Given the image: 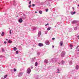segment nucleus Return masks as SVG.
Masks as SVG:
<instances>
[{"mask_svg": "<svg viewBox=\"0 0 79 79\" xmlns=\"http://www.w3.org/2000/svg\"><path fill=\"white\" fill-rule=\"evenodd\" d=\"M31 69H32V68H33V67H31Z\"/></svg>", "mask_w": 79, "mask_h": 79, "instance_id": "58836bf2", "label": "nucleus"}, {"mask_svg": "<svg viewBox=\"0 0 79 79\" xmlns=\"http://www.w3.org/2000/svg\"><path fill=\"white\" fill-rule=\"evenodd\" d=\"M16 53L17 54H18V51H16Z\"/></svg>", "mask_w": 79, "mask_h": 79, "instance_id": "aec40b11", "label": "nucleus"}, {"mask_svg": "<svg viewBox=\"0 0 79 79\" xmlns=\"http://www.w3.org/2000/svg\"><path fill=\"white\" fill-rule=\"evenodd\" d=\"M75 30H76L77 29V27H75L74 28Z\"/></svg>", "mask_w": 79, "mask_h": 79, "instance_id": "a211bd4d", "label": "nucleus"}, {"mask_svg": "<svg viewBox=\"0 0 79 79\" xmlns=\"http://www.w3.org/2000/svg\"><path fill=\"white\" fill-rule=\"evenodd\" d=\"M32 6H35V4H32Z\"/></svg>", "mask_w": 79, "mask_h": 79, "instance_id": "5701e85b", "label": "nucleus"}, {"mask_svg": "<svg viewBox=\"0 0 79 79\" xmlns=\"http://www.w3.org/2000/svg\"><path fill=\"white\" fill-rule=\"evenodd\" d=\"M17 50V48L16 47H14V50H15V51H16Z\"/></svg>", "mask_w": 79, "mask_h": 79, "instance_id": "ddd939ff", "label": "nucleus"}, {"mask_svg": "<svg viewBox=\"0 0 79 79\" xmlns=\"http://www.w3.org/2000/svg\"><path fill=\"white\" fill-rule=\"evenodd\" d=\"M57 71H60V69H57Z\"/></svg>", "mask_w": 79, "mask_h": 79, "instance_id": "e433bc0d", "label": "nucleus"}, {"mask_svg": "<svg viewBox=\"0 0 79 79\" xmlns=\"http://www.w3.org/2000/svg\"><path fill=\"white\" fill-rule=\"evenodd\" d=\"M52 40H55V38H52Z\"/></svg>", "mask_w": 79, "mask_h": 79, "instance_id": "7c9ffc66", "label": "nucleus"}, {"mask_svg": "<svg viewBox=\"0 0 79 79\" xmlns=\"http://www.w3.org/2000/svg\"><path fill=\"white\" fill-rule=\"evenodd\" d=\"M6 77H7V75H6L4 76V78H6Z\"/></svg>", "mask_w": 79, "mask_h": 79, "instance_id": "f3484780", "label": "nucleus"}, {"mask_svg": "<svg viewBox=\"0 0 79 79\" xmlns=\"http://www.w3.org/2000/svg\"><path fill=\"white\" fill-rule=\"evenodd\" d=\"M35 13H37V11H35Z\"/></svg>", "mask_w": 79, "mask_h": 79, "instance_id": "72a5a7b5", "label": "nucleus"}, {"mask_svg": "<svg viewBox=\"0 0 79 79\" xmlns=\"http://www.w3.org/2000/svg\"><path fill=\"white\" fill-rule=\"evenodd\" d=\"M38 45L39 46V47H42L44 46V44H43L39 43Z\"/></svg>", "mask_w": 79, "mask_h": 79, "instance_id": "39448f33", "label": "nucleus"}, {"mask_svg": "<svg viewBox=\"0 0 79 79\" xmlns=\"http://www.w3.org/2000/svg\"><path fill=\"white\" fill-rule=\"evenodd\" d=\"M6 40H7V41H8V39H6Z\"/></svg>", "mask_w": 79, "mask_h": 79, "instance_id": "a19ab883", "label": "nucleus"}, {"mask_svg": "<svg viewBox=\"0 0 79 79\" xmlns=\"http://www.w3.org/2000/svg\"><path fill=\"white\" fill-rule=\"evenodd\" d=\"M39 13H40V14H42V11H41V10H40V11H39Z\"/></svg>", "mask_w": 79, "mask_h": 79, "instance_id": "4468645a", "label": "nucleus"}, {"mask_svg": "<svg viewBox=\"0 0 79 79\" xmlns=\"http://www.w3.org/2000/svg\"><path fill=\"white\" fill-rule=\"evenodd\" d=\"M4 34H5V32H2V36H3L4 35Z\"/></svg>", "mask_w": 79, "mask_h": 79, "instance_id": "1a4fd4ad", "label": "nucleus"}, {"mask_svg": "<svg viewBox=\"0 0 79 79\" xmlns=\"http://www.w3.org/2000/svg\"><path fill=\"white\" fill-rule=\"evenodd\" d=\"M78 22L77 20H73L72 22V24H77Z\"/></svg>", "mask_w": 79, "mask_h": 79, "instance_id": "f257e3e1", "label": "nucleus"}, {"mask_svg": "<svg viewBox=\"0 0 79 79\" xmlns=\"http://www.w3.org/2000/svg\"><path fill=\"white\" fill-rule=\"evenodd\" d=\"M4 44H6V41H4Z\"/></svg>", "mask_w": 79, "mask_h": 79, "instance_id": "a878e982", "label": "nucleus"}, {"mask_svg": "<svg viewBox=\"0 0 79 79\" xmlns=\"http://www.w3.org/2000/svg\"><path fill=\"white\" fill-rule=\"evenodd\" d=\"M9 29H10V28H9Z\"/></svg>", "mask_w": 79, "mask_h": 79, "instance_id": "c03bdc74", "label": "nucleus"}, {"mask_svg": "<svg viewBox=\"0 0 79 79\" xmlns=\"http://www.w3.org/2000/svg\"><path fill=\"white\" fill-rule=\"evenodd\" d=\"M10 34H11V30H10Z\"/></svg>", "mask_w": 79, "mask_h": 79, "instance_id": "c85d7f7f", "label": "nucleus"}, {"mask_svg": "<svg viewBox=\"0 0 79 79\" xmlns=\"http://www.w3.org/2000/svg\"><path fill=\"white\" fill-rule=\"evenodd\" d=\"M75 13H76V12L75 11L73 12V13L72 14V15H74V14H75Z\"/></svg>", "mask_w": 79, "mask_h": 79, "instance_id": "6ab92c4d", "label": "nucleus"}, {"mask_svg": "<svg viewBox=\"0 0 79 79\" xmlns=\"http://www.w3.org/2000/svg\"><path fill=\"white\" fill-rule=\"evenodd\" d=\"M38 65V63L37 62H36L35 63V66H37Z\"/></svg>", "mask_w": 79, "mask_h": 79, "instance_id": "6e6552de", "label": "nucleus"}, {"mask_svg": "<svg viewBox=\"0 0 79 79\" xmlns=\"http://www.w3.org/2000/svg\"><path fill=\"white\" fill-rule=\"evenodd\" d=\"M52 48H54V46L53 45L52 46Z\"/></svg>", "mask_w": 79, "mask_h": 79, "instance_id": "c9c22d12", "label": "nucleus"}, {"mask_svg": "<svg viewBox=\"0 0 79 79\" xmlns=\"http://www.w3.org/2000/svg\"><path fill=\"white\" fill-rule=\"evenodd\" d=\"M31 5H30L29 6V8H30V7H31Z\"/></svg>", "mask_w": 79, "mask_h": 79, "instance_id": "cd10ccee", "label": "nucleus"}, {"mask_svg": "<svg viewBox=\"0 0 79 79\" xmlns=\"http://www.w3.org/2000/svg\"><path fill=\"white\" fill-rule=\"evenodd\" d=\"M31 70L30 69H27V73H28V74H30V73H31Z\"/></svg>", "mask_w": 79, "mask_h": 79, "instance_id": "7ed1b4c3", "label": "nucleus"}, {"mask_svg": "<svg viewBox=\"0 0 79 79\" xmlns=\"http://www.w3.org/2000/svg\"><path fill=\"white\" fill-rule=\"evenodd\" d=\"M77 38H78V39H79V36H77Z\"/></svg>", "mask_w": 79, "mask_h": 79, "instance_id": "2f4dec72", "label": "nucleus"}, {"mask_svg": "<svg viewBox=\"0 0 79 79\" xmlns=\"http://www.w3.org/2000/svg\"><path fill=\"white\" fill-rule=\"evenodd\" d=\"M70 46V47H71V48H72V47H73V46L72 45H71Z\"/></svg>", "mask_w": 79, "mask_h": 79, "instance_id": "4be33fe9", "label": "nucleus"}, {"mask_svg": "<svg viewBox=\"0 0 79 79\" xmlns=\"http://www.w3.org/2000/svg\"><path fill=\"white\" fill-rule=\"evenodd\" d=\"M48 9H46V12H47V11H48Z\"/></svg>", "mask_w": 79, "mask_h": 79, "instance_id": "412c9836", "label": "nucleus"}, {"mask_svg": "<svg viewBox=\"0 0 79 79\" xmlns=\"http://www.w3.org/2000/svg\"><path fill=\"white\" fill-rule=\"evenodd\" d=\"M31 3V1H30L29 2V4H30Z\"/></svg>", "mask_w": 79, "mask_h": 79, "instance_id": "393cba45", "label": "nucleus"}, {"mask_svg": "<svg viewBox=\"0 0 79 79\" xmlns=\"http://www.w3.org/2000/svg\"><path fill=\"white\" fill-rule=\"evenodd\" d=\"M51 29V27H49L47 28L48 31H50V30Z\"/></svg>", "mask_w": 79, "mask_h": 79, "instance_id": "f8f14e48", "label": "nucleus"}, {"mask_svg": "<svg viewBox=\"0 0 79 79\" xmlns=\"http://www.w3.org/2000/svg\"><path fill=\"white\" fill-rule=\"evenodd\" d=\"M62 63L63 64H64V61H62Z\"/></svg>", "mask_w": 79, "mask_h": 79, "instance_id": "b1692460", "label": "nucleus"}, {"mask_svg": "<svg viewBox=\"0 0 79 79\" xmlns=\"http://www.w3.org/2000/svg\"><path fill=\"white\" fill-rule=\"evenodd\" d=\"M72 8H73V10H74V7H72Z\"/></svg>", "mask_w": 79, "mask_h": 79, "instance_id": "4c0bfd02", "label": "nucleus"}, {"mask_svg": "<svg viewBox=\"0 0 79 79\" xmlns=\"http://www.w3.org/2000/svg\"><path fill=\"white\" fill-rule=\"evenodd\" d=\"M46 44L48 45L50 44V42L49 41H47L46 42Z\"/></svg>", "mask_w": 79, "mask_h": 79, "instance_id": "423d86ee", "label": "nucleus"}, {"mask_svg": "<svg viewBox=\"0 0 79 79\" xmlns=\"http://www.w3.org/2000/svg\"><path fill=\"white\" fill-rule=\"evenodd\" d=\"M14 71L15 72L16 71V69H15V68H14Z\"/></svg>", "mask_w": 79, "mask_h": 79, "instance_id": "dca6fc26", "label": "nucleus"}, {"mask_svg": "<svg viewBox=\"0 0 79 79\" xmlns=\"http://www.w3.org/2000/svg\"><path fill=\"white\" fill-rule=\"evenodd\" d=\"M60 46H62L63 44V41H60Z\"/></svg>", "mask_w": 79, "mask_h": 79, "instance_id": "0eeeda50", "label": "nucleus"}, {"mask_svg": "<svg viewBox=\"0 0 79 79\" xmlns=\"http://www.w3.org/2000/svg\"><path fill=\"white\" fill-rule=\"evenodd\" d=\"M19 23H21L23 21V19L21 18H20L19 19Z\"/></svg>", "mask_w": 79, "mask_h": 79, "instance_id": "20e7f679", "label": "nucleus"}, {"mask_svg": "<svg viewBox=\"0 0 79 79\" xmlns=\"http://www.w3.org/2000/svg\"><path fill=\"white\" fill-rule=\"evenodd\" d=\"M44 62L45 63H48V60H44Z\"/></svg>", "mask_w": 79, "mask_h": 79, "instance_id": "9d476101", "label": "nucleus"}, {"mask_svg": "<svg viewBox=\"0 0 79 79\" xmlns=\"http://www.w3.org/2000/svg\"><path fill=\"white\" fill-rule=\"evenodd\" d=\"M71 15H73V12H71Z\"/></svg>", "mask_w": 79, "mask_h": 79, "instance_id": "c756f323", "label": "nucleus"}, {"mask_svg": "<svg viewBox=\"0 0 79 79\" xmlns=\"http://www.w3.org/2000/svg\"><path fill=\"white\" fill-rule=\"evenodd\" d=\"M11 42H12V41H11L10 40H9L8 42V43H11Z\"/></svg>", "mask_w": 79, "mask_h": 79, "instance_id": "2eb2a0df", "label": "nucleus"}, {"mask_svg": "<svg viewBox=\"0 0 79 79\" xmlns=\"http://www.w3.org/2000/svg\"><path fill=\"white\" fill-rule=\"evenodd\" d=\"M52 0H49V1H50V2L52 1Z\"/></svg>", "mask_w": 79, "mask_h": 79, "instance_id": "ea45409f", "label": "nucleus"}, {"mask_svg": "<svg viewBox=\"0 0 79 79\" xmlns=\"http://www.w3.org/2000/svg\"><path fill=\"white\" fill-rule=\"evenodd\" d=\"M78 51H79V50H78Z\"/></svg>", "mask_w": 79, "mask_h": 79, "instance_id": "37998d69", "label": "nucleus"}, {"mask_svg": "<svg viewBox=\"0 0 79 79\" xmlns=\"http://www.w3.org/2000/svg\"><path fill=\"white\" fill-rule=\"evenodd\" d=\"M65 52L63 51L61 53V56L62 57H63L65 55Z\"/></svg>", "mask_w": 79, "mask_h": 79, "instance_id": "f03ea898", "label": "nucleus"}, {"mask_svg": "<svg viewBox=\"0 0 79 79\" xmlns=\"http://www.w3.org/2000/svg\"><path fill=\"white\" fill-rule=\"evenodd\" d=\"M57 73H60V72H57Z\"/></svg>", "mask_w": 79, "mask_h": 79, "instance_id": "f704fd0d", "label": "nucleus"}, {"mask_svg": "<svg viewBox=\"0 0 79 79\" xmlns=\"http://www.w3.org/2000/svg\"><path fill=\"white\" fill-rule=\"evenodd\" d=\"M48 23H47V24H46L45 25V26H47V25H48Z\"/></svg>", "mask_w": 79, "mask_h": 79, "instance_id": "bb28decb", "label": "nucleus"}, {"mask_svg": "<svg viewBox=\"0 0 79 79\" xmlns=\"http://www.w3.org/2000/svg\"><path fill=\"white\" fill-rule=\"evenodd\" d=\"M78 6H79V4H78Z\"/></svg>", "mask_w": 79, "mask_h": 79, "instance_id": "79ce46f5", "label": "nucleus"}, {"mask_svg": "<svg viewBox=\"0 0 79 79\" xmlns=\"http://www.w3.org/2000/svg\"><path fill=\"white\" fill-rule=\"evenodd\" d=\"M2 50L3 51V52H4V49H2Z\"/></svg>", "mask_w": 79, "mask_h": 79, "instance_id": "473e14b6", "label": "nucleus"}, {"mask_svg": "<svg viewBox=\"0 0 79 79\" xmlns=\"http://www.w3.org/2000/svg\"><path fill=\"white\" fill-rule=\"evenodd\" d=\"M38 35H41V31H40L39 32H38Z\"/></svg>", "mask_w": 79, "mask_h": 79, "instance_id": "9b49d317", "label": "nucleus"}]
</instances>
